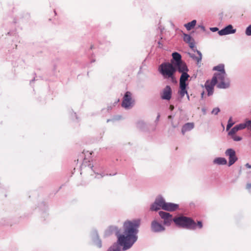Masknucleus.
<instances>
[{"label":"nucleus","instance_id":"1","mask_svg":"<svg viewBox=\"0 0 251 251\" xmlns=\"http://www.w3.org/2000/svg\"><path fill=\"white\" fill-rule=\"evenodd\" d=\"M140 225L139 219L127 220L123 224V233L118 236V242L124 250L129 249L137 240V234Z\"/></svg>","mask_w":251,"mask_h":251},{"label":"nucleus","instance_id":"2","mask_svg":"<svg viewBox=\"0 0 251 251\" xmlns=\"http://www.w3.org/2000/svg\"><path fill=\"white\" fill-rule=\"evenodd\" d=\"M175 224L182 227L194 229L196 228V224L191 218L185 216H179L173 219Z\"/></svg>","mask_w":251,"mask_h":251},{"label":"nucleus","instance_id":"3","mask_svg":"<svg viewBox=\"0 0 251 251\" xmlns=\"http://www.w3.org/2000/svg\"><path fill=\"white\" fill-rule=\"evenodd\" d=\"M158 70L164 78L173 79L176 68L172 63L167 62L161 64L159 67Z\"/></svg>","mask_w":251,"mask_h":251},{"label":"nucleus","instance_id":"4","mask_svg":"<svg viewBox=\"0 0 251 251\" xmlns=\"http://www.w3.org/2000/svg\"><path fill=\"white\" fill-rule=\"evenodd\" d=\"M212 78H215V82L218 83L217 87L219 88L225 89L229 86V81L226 78V73H215Z\"/></svg>","mask_w":251,"mask_h":251},{"label":"nucleus","instance_id":"5","mask_svg":"<svg viewBox=\"0 0 251 251\" xmlns=\"http://www.w3.org/2000/svg\"><path fill=\"white\" fill-rule=\"evenodd\" d=\"M134 104V100L132 98V94L130 92H126L123 99L122 106L123 107L128 109L132 107Z\"/></svg>","mask_w":251,"mask_h":251},{"label":"nucleus","instance_id":"6","mask_svg":"<svg viewBox=\"0 0 251 251\" xmlns=\"http://www.w3.org/2000/svg\"><path fill=\"white\" fill-rule=\"evenodd\" d=\"M172 95V90L171 87L167 85L160 93V98L162 100H169Z\"/></svg>","mask_w":251,"mask_h":251},{"label":"nucleus","instance_id":"7","mask_svg":"<svg viewBox=\"0 0 251 251\" xmlns=\"http://www.w3.org/2000/svg\"><path fill=\"white\" fill-rule=\"evenodd\" d=\"M215 78H212L211 80H208L206 81L204 86L207 92L208 96H211L213 93L214 87L216 85Z\"/></svg>","mask_w":251,"mask_h":251},{"label":"nucleus","instance_id":"8","mask_svg":"<svg viewBox=\"0 0 251 251\" xmlns=\"http://www.w3.org/2000/svg\"><path fill=\"white\" fill-rule=\"evenodd\" d=\"M165 203V201L163 198H158L156 199L155 202L152 204L151 209L152 211H157L160 208L163 209V207H164Z\"/></svg>","mask_w":251,"mask_h":251},{"label":"nucleus","instance_id":"9","mask_svg":"<svg viewBox=\"0 0 251 251\" xmlns=\"http://www.w3.org/2000/svg\"><path fill=\"white\" fill-rule=\"evenodd\" d=\"M226 155L229 156L228 166L233 164L237 160L235 151L232 149H228L226 151Z\"/></svg>","mask_w":251,"mask_h":251},{"label":"nucleus","instance_id":"10","mask_svg":"<svg viewBox=\"0 0 251 251\" xmlns=\"http://www.w3.org/2000/svg\"><path fill=\"white\" fill-rule=\"evenodd\" d=\"M159 216L164 220V224L169 225L172 222V215L169 213L160 211L159 212Z\"/></svg>","mask_w":251,"mask_h":251},{"label":"nucleus","instance_id":"11","mask_svg":"<svg viewBox=\"0 0 251 251\" xmlns=\"http://www.w3.org/2000/svg\"><path fill=\"white\" fill-rule=\"evenodd\" d=\"M236 32L235 29H233L232 25H229L219 31L218 33L220 35H225L229 34L234 33Z\"/></svg>","mask_w":251,"mask_h":251},{"label":"nucleus","instance_id":"12","mask_svg":"<svg viewBox=\"0 0 251 251\" xmlns=\"http://www.w3.org/2000/svg\"><path fill=\"white\" fill-rule=\"evenodd\" d=\"M151 228L153 232H160L164 230L165 229V228L161 225V224H159L156 221L152 222L151 224Z\"/></svg>","mask_w":251,"mask_h":251},{"label":"nucleus","instance_id":"13","mask_svg":"<svg viewBox=\"0 0 251 251\" xmlns=\"http://www.w3.org/2000/svg\"><path fill=\"white\" fill-rule=\"evenodd\" d=\"M175 65L179 73H184L188 71L186 64L182 61L177 64H175Z\"/></svg>","mask_w":251,"mask_h":251},{"label":"nucleus","instance_id":"14","mask_svg":"<svg viewBox=\"0 0 251 251\" xmlns=\"http://www.w3.org/2000/svg\"><path fill=\"white\" fill-rule=\"evenodd\" d=\"M178 208V204L165 202L164 207H163V209L166 211H173L177 209Z\"/></svg>","mask_w":251,"mask_h":251},{"label":"nucleus","instance_id":"15","mask_svg":"<svg viewBox=\"0 0 251 251\" xmlns=\"http://www.w3.org/2000/svg\"><path fill=\"white\" fill-rule=\"evenodd\" d=\"M183 40L184 41L189 44V46L190 48L193 49L195 47V42L193 39L191 38V37L188 34H184L183 35Z\"/></svg>","mask_w":251,"mask_h":251},{"label":"nucleus","instance_id":"16","mask_svg":"<svg viewBox=\"0 0 251 251\" xmlns=\"http://www.w3.org/2000/svg\"><path fill=\"white\" fill-rule=\"evenodd\" d=\"M197 54H190V56L191 58H192L194 60L197 61V64H199L200 62H201L202 59V54L201 52L199 51H196Z\"/></svg>","mask_w":251,"mask_h":251},{"label":"nucleus","instance_id":"17","mask_svg":"<svg viewBox=\"0 0 251 251\" xmlns=\"http://www.w3.org/2000/svg\"><path fill=\"white\" fill-rule=\"evenodd\" d=\"M181 74V75L180 77L179 85H186V81L190 76L187 74V72Z\"/></svg>","mask_w":251,"mask_h":251},{"label":"nucleus","instance_id":"18","mask_svg":"<svg viewBox=\"0 0 251 251\" xmlns=\"http://www.w3.org/2000/svg\"><path fill=\"white\" fill-rule=\"evenodd\" d=\"M194 127V125L192 123H187L185 124L182 127L181 132L184 135L185 132L192 129Z\"/></svg>","mask_w":251,"mask_h":251},{"label":"nucleus","instance_id":"19","mask_svg":"<svg viewBox=\"0 0 251 251\" xmlns=\"http://www.w3.org/2000/svg\"><path fill=\"white\" fill-rule=\"evenodd\" d=\"M172 57H173V59L176 62L175 63H174V65H175V64H177V63H179V62L182 61L181 55L176 52H174L172 53ZM171 63L173 64V62L172 61Z\"/></svg>","mask_w":251,"mask_h":251},{"label":"nucleus","instance_id":"20","mask_svg":"<svg viewBox=\"0 0 251 251\" xmlns=\"http://www.w3.org/2000/svg\"><path fill=\"white\" fill-rule=\"evenodd\" d=\"M214 163L218 165H225L227 163L226 160L223 157H218L214 159Z\"/></svg>","mask_w":251,"mask_h":251},{"label":"nucleus","instance_id":"21","mask_svg":"<svg viewBox=\"0 0 251 251\" xmlns=\"http://www.w3.org/2000/svg\"><path fill=\"white\" fill-rule=\"evenodd\" d=\"M186 88V85H179L180 90L178 91V93L181 98L183 97L185 94H187Z\"/></svg>","mask_w":251,"mask_h":251},{"label":"nucleus","instance_id":"22","mask_svg":"<svg viewBox=\"0 0 251 251\" xmlns=\"http://www.w3.org/2000/svg\"><path fill=\"white\" fill-rule=\"evenodd\" d=\"M196 24V21L195 20H193L191 22H189L184 25L185 27L188 30H191L193 28Z\"/></svg>","mask_w":251,"mask_h":251},{"label":"nucleus","instance_id":"23","mask_svg":"<svg viewBox=\"0 0 251 251\" xmlns=\"http://www.w3.org/2000/svg\"><path fill=\"white\" fill-rule=\"evenodd\" d=\"M213 70L218 71L219 72L218 73H226L225 69H224V65L223 64H220L217 66L214 67L213 68Z\"/></svg>","mask_w":251,"mask_h":251},{"label":"nucleus","instance_id":"24","mask_svg":"<svg viewBox=\"0 0 251 251\" xmlns=\"http://www.w3.org/2000/svg\"><path fill=\"white\" fill-rule=\"evenodd\" d=\"M108 251H120V248L118 244H114L108 250Z\"/></svg>","mask_w":251,"mask_h":251},{"label":"nucleus","instance_id":"25","mask_svg":"<svg viewBox=\"0 0 251 251\" xmlns=\"http://www.w3.org/2000/svg\"><path fill=\"white\" fill-rule=\"evenodd\" d=\"M238 128V130H241L245 128L246 127L247 128V121H246L244 123L240 124L236 126Z\"/></svg>","mask_w":251,"mask_h":251},{"label":"nucleus","instance_id":"26","mask_svg":"<svg viewBox=\"0 0 251 251\" xmlns=\"http://www.w3.org/2000/svg\"><path fill=\"white\" fill-rule=\"evenodd\" d=\"M238 128L237 127V126H235L234 127H233L231 130L230 131L228 132V135H234L238 131Z\"/></svg>","mask_w":251,"mask_h":251},{"label":"nucleus","instance_id":"27","mask_svg":"<svg viewBox=\"0 0 251 251\" xmlns=\"http://www.w3.org/2000/svg\"><path fill=\"white\" fill-rule=\"evenodd\" d=\"M234 124V123L232 122V118L230 117L228 121V124L226 126V130H229Z\"/></svg>","mask_w":251,"mask_h":251},{"label":"nucleus","instance_id":"28","mask_svg":"<svg viewBox=\"0 0 251 251\" xmlns=\"http://www.w3.org/2000/svg\"><path fill=\"white\" fill-rule=\"evenodd\" d=\"M245 33L248 36L251 35V25H250L248 27H247Z\"/></svg>","mask_w":251,"mask_h":251},{"label":"nucleus","instance_id":"29","mask_svg":"<svg viewBox=\"0 0 251 251\" xmlns=\"http://www.w3.org/2000/svg\"><path fill=\"white\" fill-rule=\"evenodd\" d=\"M231 136L232 137V138L235 141H239L242 139V138L241 137L235 135V134Z\"/></svg>","mask_w":251,"mask_h":251},{"label":"nucleus","instance_id":"30","mask_svg":"<svg viewBox=\"0 0 251 251\" xmlns=\"http://www.w3.org/2000/svg\"><path fill=\"white\" fill-rule=\"evenodd\" d=\"M220 110L219 108L216 107L213 109L212 111V113L215 115H217L218 113L220 112Z\"/></svg>","mask_w":251,"mask_h":251},{"label":"nucleus","instance_id":"31","mask_svg":"<svg viewBox=\"0 0 251 251\" xmlns=\"http://www.w3.org/2000/svg\"><path fill=\"white\" fill-rule=\"evenodd\" d=\"M247 128L251 130V120L247 121Z\"/></svg>","mask_w":251,"mask_h":251},{"label":"nucleus","instance_id":"32","mask_svg":"<svg viewBox=\"0 0 251 251\" xmlns=\"http://www.w3.org/2000/svg\"><path fill=\"white\" fill-rule=\"evenodd\" d=\"M198 226L200 228H202V224L201 221L198 222Z\"/></svg>","mask_w":251,"mask_h":251},{"label":"nucleus","instance_id":"33","mask_svg":"<svg viewBox=\"0 0 251 251\" xmlns=\"http://www.w3.org/2000/svg\"><path fill=\"white\" fill-rule=\"evenodd\" d=\"M210 30L213 32H215L217 31L218 30V28L217 27H211L210 28Z\"/></svg>","mask_w":251,"mask_h":251},{"label":"nucleus","instance_id":"34","mask_svg":"<svg viewBox=\"0 0 251 251\" xmlns=\"http://www.w3.org/2000/svg\"><path fill=\"white\" fill-rule=\"evenodd\" d=\"M246 167L248 169H251V165L249 163H247L245 165Z\"/></svg>","mask_w":251,"mask_h":251},{"label":"nucleus","instance_id":"35","mask_svg":"<svg viewBox=\"0 0 251 251\" xmlns=\"http://www.w3.org/2000/svg\"><path fill=\"white\" fill-rule=\"evenodd\" d=\"M247 188L249 189L251 188V183H248L246 186Z\"/></svg>","mask_w":251,"mask_h":251},{"label":"nucleus","instance_id":"36","mask_svg":"<svg viewBox=\"0 0 251 251\" xmlns=\"http://www.w3.org/2000/svg\"><path fill=\"white\" fill-rule=\"evenodd\" d=\"M174 109V106L173 105H170V109L172 111Z\"/></svg>","mask_w":251,"mask_h":251},{"label":"nucleus","instance_id":"37","mask_svg":"<svg viewBox=\"0 0 251 251\" xmlns=\"http://www.w3.org/2000/svg\"><path fill=\"white\" fill-rule=\"evenodd\" d=\"M168 119H172V116L171 115H170L168 116Z\"/></svg>","mask_w":251,"mask_h":251},{"label":"nucleus","instance_id":"38","mask_svg":"<svg viewBox=\"0 0 251 251\" xmlns=\"http://www.w3.org/2000/svg\"><path fill=\"white\" fill-rule=\"evenodd\" d=\"M187 95V98H188V100H190V98H189V96L188 95V94H186Z\"/></svg>","mask_w":251,"mask_h":251},{"label":"nucleus","instance_id":"39","mask_svg":"<svg viewBox=\"0 0 251 251\" xmlns=\"http://www.w3.org/2000/svg\"><path fill=\"white\" fill-rule=\"evenodd\" d=\"M159 117H160V115H158V116H157V119H159Z\"/></svg>","mask_w":251,"mask_h":251}]
</instances>
